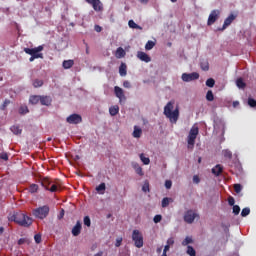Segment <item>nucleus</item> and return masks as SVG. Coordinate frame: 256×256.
I'll return each mask as SVG.
<instances>
[{"instance_id": "nucleus-1", "label": "nucleus", "mask_w": 256, "mask_h": 256, "mask_svg": "<svg viewBox=\"0 0 256 256\" xmlns=\"http://www.w3.org/2000/svg\"><path fill=\"white\" fill-rule=\"evenodd\" d=\"M9 221H14L20 227H31L33 225V218L23 214L22 212H15L9 216Z\"/></svg>"}, {"instance_id": "nucleus-2", "label": "nucleus", "mask_w": 256, "mask_h": 256, "mask_svg": "<svg viewBox=\"0 0 256 256\" xmlns=\"http://www.w3.org/2000/svg\"><path fill=\"white\" fill-rule=\"evenodd\" d=\"M41 185L46 191H50V193H57V191H61L63 187L61 180H53L49 177L43 178L41 180Z\"/></svg>"}, {"instance_id": "nucleus-3", "label": "nucleus", "mask_w": 256, "mask_h": 256, "mask_svg": "<svg viewBox=\"0 0 256 256\" xmlns=\"http://www.w3.org/2000/svg\"><path fill=\"white\" fill-rule=\"evenodd\" d=\"M174 105L175 101H169L164 107V115L169 119L170 123H177L179 121V107L174 109Z\"/></svg>"}, {"instance_id": "nucleus-4", "label": "nucleus", "mask_w": 256, "mask_h": 256, "mask_svg": "<svg viewBox=\"0 0 256 256\" xmlns=\"http://www.w3.org/2000/svg\"><path fill=\"white\" fill-rule=\"evenodd\" d=\"M50 208L48 205H44L38 207L32 211V215L36 217V219H46L49 215Z\"/></svg>"}, {"instance_id": "nucleus-5", "label": "nucleus", "mask_w": 256, "mask_h": 256, "mask_svg": "<svg viewBox=\"0 0 256 256\" xmlns=\"http://www.w3.org/2000/svg\"><path fill=\"white\" fill-rule=\"evenodd\" d=\"M43 46H38L35 48H24V53L27 55H31L32 57H36V59H43Z\"/></svg>"}, {"instance_id": "nucleus-6", "label": "nucleus", "mask_w": 256, "mask_h": 256, "mask_svg": "<svg viewBox=\"0 0 256 256\" xmlns=\"http://www.w3.org/2000/svg\"><path fill=\"white\" fill-rule=\"evenodd\" d=\"M132 241H134V245L137 247V249H141V247H143V234L141 231L133 230Z\"/></svg>"}, {"instance_id": "nucleus-7", "label": "nucleus", "mask_w": 256, "mask_h": 256, "mask_svg": "<svg viewBox=\"0 0 256 256\" xmlns=\"http://www.w3.org/2000/svg\"><path fill=\"white\" fill-rule=\"evenodd\" d=\"M195 219H199V214L195 212L194 210H188L184 214V221L185 223H188L191 225L195 221Z\"/></svg>"}, {"instance_id": "nucleus-8", "label": "nucleus", "mask_w": 256, "mask_h": 256, "mask_svg": "<svg viewBox=\"0 0 256 256\" xmlns=\"http://www.w3.org/2000/svg\"><path fill=\"white\" fill-rule=\"evenodd\" d=\"M197 135H199V128L192 127L188 135V145H192V147L195 145V139H197Z\"/></svg>"}, {"instance_id": "nucleus-9", "label": "nucleus", "mask_w": 256, "mask_h": 256, "mask_svg": "<svg viewBox=\"0 0 256 256\" xmlns=\"http://www.w3.org/2000/svg\"><path fill=\"white\" fill-rule=\"evenodd\" d=\"M221 15L220 10H212L211 13L209 14L207 25L211 26L213 25L217 19H219V16Z\"/></svg>"}, {"instance_id": "nucleus-10", "label": "nucleus", "mask_w": 256, "mask_h": 256, "mask_svg": "<svg viewBox=\"0 0 256 256\" xmlns=\"http://www.w3.org/2000/svg\"><path fill=\"white\" fill-rule=\"evenodd\" d=\"M66 121L70 125H79L83 121V118L79 114H71L67 117Z\"/></svg>"}, {"instance_id": "nucleus-11", "label": "nucleus", "mask_w": 256, "mask_h": 256, "mask_svg": "<svg viewBox=\"0 0 256 256\" xmlns=\"http://www.w3.org/2000/svg\"><path fill=\"white\" fill-rule=\"evenodd\" d=\"M197 79H199V73L197 72H192L190 74H187V73L182 74V81H184L185 83H189L191 81H197Z\"/></svg>"}, {"instance_id": "nucleus-12", "label": "nucleus", "mask_w": 256, "mask_h": 256, "mask_svg": "<svg viewBox=\"0 0 256 256\" xmlns=\"http://www.w3.org/2000/svg\"><path fill=\"white\" fill-rule=\"evenodd\" d=\"M86 3L92 5L94 11L100 12L103 11V3L101 0H85Z\"/></svg>"}, {"instance_id": "nucleus-13", "label": "nucleus", "mask_w": 256, "mask_h": 256, "mask_svg": "<svg viewBox=\"0 0 256 256\" xmlns=\"http://www.w3.org/2000/svg\"><path fill=\"white\" fill-rule=\"evenodd\" d=\"M236 18H237V16H235L234 14H230L224 20V24H223L222 28H218V31H225L227 29V27H229V25H231V23H233V21H235Z\"/></svg>"}, {"instance_id": "nucleus-14", "label": "nucleus", "mask_w": 256, "mask_h": 256, "mask_svg": "<svg viewBox=\"0 0 256 256\" xmlns=\"http://www.w3.org/2000/svg\"><path fill=\"white\" fill-rule=\"evenodd\" d=\"M114 93L115 96L119 99V102L121 103V101H125V92L122 90L121 87L119 86H115L114 87Z\"/></svg>"}, {"instance_id": "nucleus-15", "label": "nucleus", "mask_w": 256, "mask_h": 256, "mask_svg": "<svg viewBox=\"0 0 256 256\" xmlns=\"http://www.w3.org/2000/svg\"><path fill=\"white\" fill-rule=\"evenodd\" d=\"M82 228L83 227L81 226V221H77L75 226L72 228L73 237H79V235H81Z\"/></svg>"}, {"instance_id": "nucleus-16", "label": "nucleus", "mask_w": 256, "mask_h": 256, "mask_svg": "<svg viewBox=\"0 0 256 256\" xmlns=\"http://www.w3.org/2000/svg\"><path fill=\"white\" fill-rule=\"evenodd\" d=\"M53 103V99L51 96H40V104L45 105L46 107H49Z\"/></svg>"}, {"instance_id": "nucleus-17", "label": "nucleus", "mask_w": 256, "mask_h": 256, "mask_svg": "<svg viewBox=\"0 0 256 256\" xmlns=\"http://www.w3.org/2000/svg\"><path fill=\"white\" fill-rule=\"evenodd\" d=\"M137 57L140 61H144V63H151V57H149L145 52H138Z\"/></svg>"}, {"instance_id": "nucleus-18", "label": "nucleus", "mask_w": 256, "mask_h": 256, "mask_svg": "<svg viewBox=\"0 0 256 256\" xmlns=\"http://www.w3.org/2000/svg\"><path fill=\"white\" fill-rule=\"evenodd\" d=\"M223 173V166L221 164H217L214 168H212V174L215 175V177H219Z\"/></svg>"}, {"instance_id": "nucleus-19", "label": "nucleus", "mask_w": 256, "mask_h": 256, "mask_svg": "<svg viewBox=\"0 0 256 256\" xmlns=\"http://www.w3.org/2000/svg\"><path fill=\"white\" fill-rule=\"evenodd\" d=\"M141 135H143V130L138 126H134V131L132 133L134 139H139Z\"/></svg>"}, {"instance_id": "nucleus-20", "label": "nucleus", "mask_w": 256, "mask_h": 256, "mask_svg": "<svg viewBox=\"0 0 256 256\" xmlns=\"http://www.w3.org/2000/svg\"><path fill=\"white\" fill-rule=\"evenodd\" d=\"M29 103H31V105H37V103H41V95L30 96Z\"/></svg>"}, {"instance_id": "nucleus-21", "label": "nucleus", "mask_w": 256, "mask_h": 256, "mask_svg": "<svg viewBox=\"0 0 256 256\" xmlns=\"http://www.w3.org/2000/svg\"><path fill=\"white\" fill-rule=\"evenodd\" d=\"M125 55H126V52L122 47L117 48L116 53H115V57L117 59H123V57H125Z\"/></svg>"}, {"instance_id": "nucleus-22", "label": "nucleus", "mask_w": 256, "mask_h": 256, "mask_svg": "<svg viewBox=\"0 0 256 256\" xmlns=\"http://www.w3.org/2000/svg\"><path fill=\"white\" fill-rule=\"evenodd\" d=\"M119 73L121 77H125L127 75V64L121 63L119 67Z\"/></svg>"}, {"instance_id": "nucleus-23", "label": "nucleus", "mask_w": 256, "mask_h": 256, "mask_svg": "<svg viewBox=\"0 0 256 256\" xmlns=\"http://www.w3.org/2000/svg\"><path fill=\"white\" fill-rule=\"evenodd\" d=\"M10 131H12V133L14 135H21V133H23V130L21 129V127L14 125L10 128Z\"/></svg>"}, {"instance_id": "nucleus-24", "label": "nucleus", "mask_w": 256, "mask_h": 256, "mask_svg": "<svg viewBox=\"0 0 256 256\" xmlns=\"http://www.w3.org/2000/svg\"><path fill=\"white\" fill-rule=\"evenodd\" d=\"M73 65H75V61L73 60H64L62 66L65 69H71V67H73Z\"/></svg>"}, {"instance_id": "nucleus-25", "label": "nucleus", "mask_w": 256, "mask_h": 256, "mask_svg": "<svg viewBox=\"0 0 256 256\" xmlns=\"http://www.w3.org/2000/svg\"><path fill=\"white\" fill-rule=\"evenodd\" d=\"M109 113L112 117H115L119 113V106L114 105L109 108Z\"/></svg>"}, {"instance_id": "nucleus-26", "label": "nucleus", "mask_w": 256, "mask_h": 256, "mask_svg": "<svg viewBox=\"0 0 256 256\" xmlns=\"http://www.w3.org/2000/svg\"><path fill=\"white\" fill-rule=\"evenodd\" d=\"M128 26L130 27V29H139L140 31L143 29V27L139 26V25H138L137 23H135V21H133V20H129Z\"/></svg>"}, {"instance_id": "nucleus-27", "label": "nucleus", "mask_w": 256, "mask_h": 256, "mask_svg": "<svg viewBox=\"0 0 256 256\" xmlns=\"http://www.w3.org/2000/svg\"><path fill=\"white\" fill-rule=\"evenodd\" d=\"M187 255L189 256H197V251L193 248V246H187L186 250Z\"/></svg>"}, {"instance_id": "nucleus-28", "label": "nucleus", "mask_w": 256, "mask_h": 256, "mask_svg": "<svg viewBox=\"0 0 256 256\" xmlns=\"http://www.w3.org/2000/svg\"><path fill=\"white\" fill-rule=\"evenodd\" d=\"M105 189H107L105 183H101L99 186L96 187V191L103 195L105 193Z\"/></svg>"}, {"instance_id": "nucleus-29", "label": "nucleus", "mask_w": 256, "mask_h": 256, "mask_svg": "<svg viewBox=\"0 0 256 256\" xmlns=\"http://www.w3.org/2000/svg\"><path fill=\"white\" fill-rule=\"evenodd\" d=\"M29 193H37L39 191V185L31 184L28 188Z\"/></svg>"}, {"instance_id": "nucleus-30", "label": "nucleus", "mask_w": 256, "mask_h": 256, "mask_svg": "<svg viewBox=\"0 0 256 256\" xmlns=\"http://www.w3.org/2000/svg\"><path fill=\"white\" fill-rule=\"evenodd\" d=\"M191 243H193V238L187 236L183 241H182V245L183 247H187V245H191Z\"/></svg>"}, {"instance_id": "nucleus-31", "label": "nucleus", "mask_w": 256, "mask_h": 256, "mask_svg": "<svg viewBox=\"0 0 256 256\" xmlns=\"http://www.w3.org/2000/svg\"><path fill=\"white\" fill-rule=\"evenodd\" d=\"M29 112V108L27 106H20L18 113L20 115H27V113Z\"/></svg>"}, {"instance_id": "nucleus-32", "label": "nucleus", "mask_w": 256, "mask_h": 256, "mask_svg": "<svg viewBox=\"0 0 256 256\" xmlns=\"http://www.w3.org/2000/svg\"><path fill=\"white\" fill-rule=\"evenodd\" d=\"M140 159L144 165H149V163H151V160L149 159V157H145V154L143 153L140 154Z\"/></svg>"}, {"instance_id": "nucleus-33", "label": "nucleus", "mask_w": 256, "mask_h": 256, "mask_svg": "<svg viewBox=\"0 0 256 256\" xmlns=\"http://www.w3.org/2000/svg\"><path fill=\"white\" fill-rule=\"evenodd\" d=\"M236 85H237V87L239 88V89H245V82L243 81V79L242 78H238L237 80H236Z\"/></svg>"}, {"instance_id": "nucleus-34", "label": "nucleus", "mask_w": 256, "mask_h": 256, "mask_svg": "<svg viewBox=\"0 0 256 256\" xmlns=\"http://www.w3.org/2000/svg\"><path fill=\"white\" fill-rule=\"evenodd\" d=\"M33 87H35V89H37L39 87H43V80L35 79L33 81Z\"/></svg>"}, {"instance_id": "nucleus-35", "label": "nucleus", "mask_w": 256, "mask_h": 256, "mask_svg": "<svg viewBox=\"0 0 256 256\" xmlns=\"http://www.w3.org/2000/svg\"><path fill=\"white\" fill-rule=\"evenodd\" d=\"M206 99L208 101H214L215 100V95H213V91L212 90H208L206 93Z\"/></svg>"}, {"instance_id": "nucleus-36", "label": "nucleus", "mask_w": 256, "mask_h": 256, "mask_svg": "<svg viewBox=\"0 0 256 256\" xmlns=\"http://www.w3.org/2000/svg\"><path fill=\"white\" fill-rule=\"evenodd\" d=\"M153 47H155V42L149 40L146 45H145V49L146 51H151V49H153Z\"/></svg>"}, {"instance_id": "nucleus-37", "label": "nucleus", "mask_w": 256, "mask_h": 256, "mask_svg": "<svg viewBox=\"0 0 256 256\" xmlns=\"http://www.w3.org/2000/svg\"><path fill=\"white\" fill-rule=\"evenodd\" d=\"M251 213V209L249 207L243 208L241 211V217H247Z\"/></svg>"}, {"instance_id": "nucleus-38", "label": "nucleus", "mask_w": 256, "mask_h": 256, "mask_svg": "<svg viewBox=\"0 0 256 256\" xmlns=\"http://www.w3.org/2000/svg\"><path fill=\"white\" fill-rule=\"evenodd\" d=\"M223 155L226 159H233V153L230 150H223Z\"/></svg>"}, {"instance_id": "nucleus-39", "label": "nucleus", "mask_w": 256, "mask_h": 256, "mask_svg": "<svg viewBox=\"0 0 256 256\" xmlns=\"http://www.w3.org/2000/svg\"><path fill=\"white\" fill-rule=\"evenodd\" d=\"M171 201V198H168V197H165L162 199V207L165 208V207H169V203Z\"/></svg>"}, {"instance_id": "nucleus-40", "label": "nucleus", "mask_w": 256, "mask_h": 256, "mask_svg": "<svg viewBox=\"0 0 256 256\" xmlns=\"http://www.w3.org/2000/svg\"><path fill=\"white\" fill-rule=\"evenodd\" d=\"M142 191L144 192V193H149V191H150V189H149V181L148 180H146L145 182H144V184H143V186H142Z\"/></svg>"}, {"instance_id": "nucleus-41", "label": "nucleus", "mask_w": 256, "mask_h": 256, "mask_svg": "<svg viewBox=\"0 0 256 256\" xmlns=\"http://www.w3.org/2000/svg\"><path fill=\"white\" fill-rule=\"evenodd\" d=\"M232 213L234 215H239V213H241V207H239V205H234L232 208Z\"/></svg>"}, {"instance_id": "nucleus-42", "label": "nucleus", "mask_w": 256, "mask_h": 256, "mask_svg": "<svg viewBox=\"0 0 256 256\" xmlns=\"http://www.w3.org/2000/svg\"><path fill=\"white\" fill-rule=\"evenodd\" d=\"M206 86L207 87H215V79L209 78L206 80Z\"/></svg>"}, {"instance_id": "nucleus-43", "label": "nucleus", "mask_w": 256, "mask_h": 256, "mask_svg": "<svg viewBox=\"0 0 256 256\" xmlns=\"http://www.w3.org/2000/svg\"><path fill=\"white\" fill-rule=\"evenodd\" d=\"M10 103H11V100H5V101L3 102V104L1 105L0 109H1L2 111H5V109H7V107L10 105Z\"/></svg>"}, {"instance_id": "nucleus-44", "label": "nucleus", "mask_w": 256, "mask_h": 256, "mask_svg": "<svg viewBox=\"0 0 256 256\" xmlns=\"http://www.w3.org/2000/svg\"><path fill=\"white\" fill-rule=\"evenodd\" d=\"M135 171L137 173V175H140V177H143V168H141L139 165L135 166Z\"/></svg>"}, {"instance_id": "nucleus-45", "label": "nucleus", "mask_w": 256, "mask_h": 256, "mask_svg": "<svg viewBox=\"0 0 256 256\" xmlns=\"http://www.w3.org/2000/svg\"><path fill=\"white\" fill-rule=\"evenodd\" d=\"M234 191L235 193H241V191H243V186H241V184H234Z\"/></svg>"}, {"instance_id": "nucleus-46", "label": "nucleus", "mask_w": 256, "mask_h": 256, "mask_svg": "<svg viewBox=\"0 0 256 256\" xmlns=\"http://www.w3.org/2000/svg\"><path fill=\"white\" fill-rule=\"evenodd\" d=\"M84 225H86V227H91V218H89V216L84 217Z\"/></svg>"}, {"instance_id": "nucleus-47", "label": "nucleus", "mask_w": 256, "mask_h": 256, "mask_svg": "<svg viewBox=\"0 0 256 256\" xmlns=\"http://www.w3.org/2000/svg\"><path fill=\"white\" fill-rule=\"evenodd\" d=\"M161 219H163V216L161 215H155L153 218L154 223H161Z\"/></svg>"}, {"instance_id": "nucleus-48", "label": "nucleus", "mask_w": 256, "mask_h": 256, "mask_svg": "<svg viewBox=\"0 0 256 256\" xmlns=\"http://www.w3.org/2000/svg\"><path fill=\"white\" fill-rule=\"evenodd\" d=\"M228 205L231 207L235 206V198H233V196L228 197Z\"/></svg>"}, {"instance_id": "nucleus-49", "label": "nucleus", "mask_w": 256, "mask_h": 256, "mask_svg": "<svg viewBox=\"0 0 256 256\" xmlns=\"http://www.w3.org/2000/svg\"><path fill=\"white\" fill-rule=\"evenodd\" d=\"M248 105H249L250 107H256V100L253 99V98H249V99H248Z\"/></svg>"}, {"instance_id": "nucleus-50", "label": "nucleus", "mask_w": 256, "mask_h": 256, "mask_svg": "<svg viewBox=\"0 0 256 256\" xmlns=\"http://www.w3.org/2000/svg\"><path fill=\"white\" fill-rule=\"evenodd\" d=\"M201 69L203 71H209V63L207 62L201 63Z\"/></svg>"}, {"instance_id": "nucleus-51", "label": "nucleus", "mask_w": 256, "mask_h": 256, "mask_svg": "<svg viewBox=\"0 0 256 256\" xmlns=\"http://www.w3.org/2000/svg\"><path fill=\"white\" fill-rule=\"evenodd\" d=\"M165 187L166 189H171V187H173V182L171 180H166Z\"/></svg>"}, {"instance_id": "nucleus-52", "label": "nucleus", "mask_w": 256, "mask_h": 256, "mask_svg": "<svg viewBox=\"0 0 256 256\" xmlns=\"http://www.w3.org/2000/svg\"><path fill=\"white\" fill-rule=\"evenodd\" d=\"M0 159H2L3 161H9V155H7V153H1Z\"/></svg>"}, {"instance_id": "nucleus-53", "label": "nucleus", "mask_w": 256, "mask_h": 256, "mask_svg": "<svg viewBox=\"0 0 256 256\" xmlns=\"http://www.w3.org/2000/svg\"><path fill=\"white\" fill-rule=\"evenodd\" d=\"M34 241L37 244L41 243V234H35Z\"/></svg>"}, {"instance_id": "nucleus-54", "label": "nucleus", "mask_w": 256, "mask_h": 256, "mask_svg": "<svg viewBox=\"0 0 256 256\" xmlns=\"http://www.w3.org/2000/svg\"><path fill=\"white\" fill-rule=\"evenodd\" d=\"M121 243H123V238L122 237L117 238L115 247H121Z\"/></svg>"}, {"instance_id": "nucleus-55", "label": "nucleus", "mask_w": 256, "mask_h": 256, "mask_svg": "<svg viewBox=\"0 0 256 256\" xmlns=\"http://www.w3.org/2000/svg\"><path fill=\"white\" fill-rule=\"evenodd\" d=\"M174 244H175V239L173 237H171V238H169L167 240V244L166 245L171 247V245H174Z\"/></svg>"}, {"instance_id": "nucleus-56", "label": "nucleus", "mask_w": 256, "mask_h": 256, "mask_svg": "<svg viewBox=\"0 0 256 256\" xmlns=\"http://www.w3.org/2000/svg\"><path fill=\"white\" fill-rule=\"evenodd\" d=\"M123 87H125V89H131V82L129 81H124L123 82Z\"/></svg>"}, {"instance_id": "nucleus-57", "label": "nucleus", "mask_w": 256, "mask_h": 256, "mask_svg": "<svg viewBox=\"0 0 256 256\" xmlns=\"http://www.w3.org/2000/svg\"><path fill=\"white\" fill-rule=\"evenodd\" d=\"M193 183L199 184V183H201V179L197 175H194L193 176Z\"/></svg>"}, {"instance_id": "nucleus-58", "label": "nucleus", "mask_w": 256, "mask_h": 256, "mask_svg": "<svg viewBox=\"0 0 256 256\" xmlns=\"http://www.w3.org/2000/svg\"><path fill=\"white\" fill-rule=\"evenodd\" d=\"M94 29H95L96 33H101V31H103V28L99 25H95Z\"/></svg>"}, {"instance_id": "nucleus-59", "label": "nucleus", "mask_w": 256, "mask_h": 256, "mask_svg": "<svg viewBox=\"0 0 256 256\" xmlns=\"http://www.w3.org/2000/svg\"><path fill=\"white\" fill-rule=\"evenodd\" d=\"M65 217V210L61 209L60 214L58 215V219H63Z\"/></svg>"}, {"instance_id": "nucleus-60", "label": "nucleus", "mask_w": 256, "mask_h": 256, "mask_svg": "<svg viewBox=\"0 0 256 256\" xmlns=\"http://www.w3.org/2000/svg\"><path fill=\"white\" fill-rule=\"evenodd\" d=\"M27 242V239H25V238H20L19 240H18V245H24V243H26Z\"/></svg>"}, {"instance_id": "nucleus-61", "label": "nucleus", "mask_w": 256, "mask_h": 256, "mask_svg": "<svg viewBox=\"0 0 256 256\" xmlns=\"http://www.w3.org/2000/svg\"><path fill=\"white\" fill-rule=\"evenodd\" d=\"M169 249H171V246L166 244L164 247L163 253H167V251H169Z\"/></svg>"}, {"instance_id": "nucleus-62", "label": "nucleus", "mask_w": 256, "mask_h": 256, "mask_svg": "<svg viewBox=\"0 0 256 256\" xmlns=\"http://www.w3.org/2000/svg\"><path fill=\"white\" fill-rule=\"evenodd\" d=\"M36 57H37V56H31V57L29 58L30 63H33V61H35V59H37Z\"/></svg>"}, {"instance_id": "nucleus-63", "label": "nucleus", "mask_w": 256, "mask_h": 256, "mask_svg": "<svg viewBox=\"0 0 256 256\" xmlns=\"http://www.w3.org/2000/svg\"><path fill=\"white\" fill-rule=\"evenodd\" d=\"M239 105L238 101L233 102V107H237Z\"/></svg>"}, {"instance_id": "nucleus-64", "label": "nucleus", "mask_w": 256, "mask_h": 256, "mask_svg": "<svg viewBox=\"0 0 256 256\" xmlns=\"http://www.w3.org/2000/svg\"><path fill=\"white\" fill-rule=\"evenodd\" d=\"M141 3H149V0H140Z\"/></svg>"}]
</instances>
